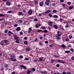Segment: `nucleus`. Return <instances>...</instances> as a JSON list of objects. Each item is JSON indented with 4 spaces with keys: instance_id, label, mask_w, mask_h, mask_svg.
Returning <instances> with one entry per match:
<instances>
[{
    "instance_id": "bb28decb",
    "label": "nucleus",
    "mask_w": 74,
    "mask_h": 74,
    "mask_svg": "<svg viewBox=\"0 0 74 74\" xmlns=\"http://www.w3.org/2000/svg\"><path fill=\"white\" fill-rule=\"evenodd\" d=\"M49 16L51 18V17H52V15L50 13L49 14Z\"/></svg>"
},
{
    "instance_id": "412c9836",
    "label": "nucleus",
    "mask_w": 74,
    "mask_h": 74,
    "mask_svg": "<svg viewBox=\"0 0 74 74\" xmlns=\"http://www.w3.org/2000/svg\"><path fill=\"white\" fill-rule=\"evenodd\" d=\"M35 4L37 5L38 4V1H35Z\"/></svg>"
},
{
    "instance_id": "a878e982",
    "label": "nucleus",
    "mask_w": 74,
    "mask_h": 74,
    "mask_svg": "<svg viewBox=\"0 0 74 74\" xmlns=\"http://www.w3.org/2000/svg\"><path fill=\"white\" fill-rule=\"evenodd\" d=\"M53 12H54V13H56L57 12V11L56 10H53Z\"/></svg>"
},
{
    "instance_id": "de8ad7c7",
    "label": "nucleus",
    "mask_w": 74,
    "mask_h": 74,
    "mask_svg": "<svg viewBox=\"0 0 74 74\" xmlns=\"http://www.w3.org/2000/svg\"><path fill=\"white\" fill-rule=\"evenodd\" d=\"M17 7L18 8H20V7H21V5L20 4H18V5H17Z\"/></svg>"
},
{
    "instance_id": "49530a36",
    "label": "nucleus",
    "mask_w": 74,
    "mask_h": 74,
    "mask_svg": "<svg viewBox=\"0 0 74 74\" xmlns=\"http://www.w3.org/2000/svg\"><path fill=\"white\" fill-rule=\"evenodd\" d=\"M61 38L60 37H57V40H60V39Z\"/></svg>"
},
{
    "instance_id": "c756f323",
    "label": "nucleus",
    "mask_w": 74,
    "mask_h": 74,
    "mask_svg": "<svg viewBox=\"0 0 74 74\" xmlns=\"http://www.w3.org/2000/svg\"><path fill=\"white\" fill-rule=\"evenodd\" d=\"M37 41H38V39L37 38H36V39H35L34 41V42H37Z\"/></svg>"
},
{
    "instance_id": "9d476101",
    "label": "nucleus",
    "mask_w": 74,
    "mask_h": 74,
    "mask_svg": "<svg viewBox=\"0 0 74 74\" xmlns=\"http://www.w3.org/2000/svg\"><path fill=\"white\" fill-rule=\"evenodd\" d=\"M55 29H58V27L57 26V25H53Z\"/></svg>"
},
{
    "instance_id": "393cba45",
    "label": "nucleus",
    "mask_w": 74,
    "mask_h": 74,
    "mask_svg": "<svg viewBox=\"0 0 74 74\" xmlns=\"http://www.w3.org/2000/svg\"><path fill=\"white\" fill-rule=\"evenodd\" d=\"M61 47L63 48H65L66 47V46H65L63 44L61 45Z\"/></svg>"
},
{
    "instance_id": "ddd939ff",
    "label": "nucleus",
    "mask_w": 74,
    "mask_h": 74,
    "mask_svg": "<svg viewBox=\"0 0 74 74\" xmlns=\"http://www.w3.org/2000/svg\"><path fill=\"white\" fill-rule=\"evenodd\" d=\"M32 30V29L31 28H29V32H28V33H31V31Z\"/></svg>"
},
{
    "instance_id": "774afa93",
    "label": "nucleus",
    "mask_w": 74,
    "mask_h": 74,
    "mask_svg": "<svg viewBox=\"0 0 74 74\" xmlns=\"http://www.w3.org/2000/svg\"><path fill=\"white\" fill-rule=\"evenodd\" d=\"M71 73L70 72H68L67 73V74H71Z\"/></svg>"
},
{
    "instance_id": "39448f33",
    "label": "nucleus",
    "mask_w": 74,
    "mask_h": 74,
    "mask_svg": "<svg viewBox=\"0 0 74 74\" xmlns=\"http://www.w3.org/2000/svg\"><path fill=\"white\" fill-rule=\"evenodd\" d=\"M18 16H21V15H23V12H19L18 13Z\"/></svg>"
},
{
    "instance_id": "c03bdc74",
    "label": "nucleus",
    "mask_w": 74,
    "mask_h": 74,
    "mask_svg": "<svg viewBox=\"0 0 74 74\" xmlns=\"http://www.w3.org/2000/svg\"><path fill=\"white\" fill-rule=\"evenodd\" d=\"M71 59L72 60H74V56H73L71 57Z\"/></svg>"
},
{
    "instance_id": "9b49d317",
    "label": "nucleus",
    "mask_w": 74,
    "mask_h": 74,
    "mask_svg": "<svg viewBox=\"0 0 74 74\" xmlns=\"http://www.w3.org/2000/svg\"><path fill=\"white\" fill-rule=\"evenodd\" d=\"M4 67L5 68H7L8 67V64H6L4 65Z\"/></svg>"
},
{
    "instance_id": "a18cd8bd",
    "label": "nucleus",
    "mask_w": 74,
    "mask_h": 74,
    "mask_svg": "<svg viewBox=\"0 0 74 74\" xmlns=\"http://www.w3.org/2000/svg\"><path fill=\"white\" fill-rule=\"evenodd\" d=\"M67 4H68V5H70V4H71V2H68L67 3Z\"/></svg>"
},
{
    "instance_id": "72a5a7b5",
    "label": "nucleus",
    "mask_w": 74,
    "mask_h": 74,
    "mask_svg": "<svg viewBox=\"0 0 74 74\" xmlns=\"http://www.w3.org/2000/svg\"><path fill=\"white\" fill-rule=\"evenodd\" d=\"M3 43V41H1V45H4V43Z\"/></svg>"
},
{
    "instance_id": "052dcab7",
    "label": "nucleus",
    "mask_w": 74,
    "mask_h": 74,
    "mask_svg": "<svg viewBox=\"0 0 74 74\" xmlns=\"http://www.w3.org/2000/svg\"><path fill=\"white\" fill-rule=\"evenodd\" d=\"M56 5V4L55 3H53L52 4V5L53 6H55Z\"/></svg>"
},
{
    "instance_id": "aec40b11",
    "label": "nucleus",
    "mask_w": 74,
    "mask_h": 74,
    "mask_svg": "<svg viewBox=\"0 0 74 74\" xmlns=\"http://www.w3.org/2000/svg\"><path fill=\"white\" fill-rule=\"evenodd\" d=\"M53 17L54 18H58V16L56 15H54V16H53Z\"/></svg>"
},
{
    "instance_id": "c9c22d12",
    "label": "nucleus",
    "mask_w": 74,
    "mask_h": 74,
    "mask_svg": "<svg viewBox=\"0 0 74 74\" xmlns=\"http://www.w3.org/2000/svg\"><path fill=\"white\" fill-rule=\"evenodd\" d=\"M23 58V56L21 55V56H19L20 59H22V58Z\"/></svg>"
},
{
    "instance_id": "864d4df0",
    "label": "nucleus",
    "mask_w": 74,
    "mask_h": 74,
    "mask_svg": "<svg viewBox=\"0 0 74 74\" xmlns=\"http://www.w3.org/2000/svg\"><path fill=\"white\" fill-rule=\"evenodd\" d=\"M12 13V11H8L7 12V13Z\"/></svg>"
},
{
    "instance_id": "7c9ffc66",
    "label": "nucleus",
    "mask_w": 74,
    "mask_h": 74,
    "mask_svg": "<svg viewBox=\"0 0 74 74\" xmlns=\"http://www.w3.org/2000/svg\"><path fill=\"white\" fill-rule=\"evenodd\" d=\"M42 29H46V27L44 26L42 27Z\"/></svg>"
},
{
    "instance_id": "79ce46f5",
    "label": "nucleus",
    "mask_w": 74,
    "mask_h": 74,
    "mask_svg": "<svg viewBox=\"0 0 74 74\" xmlns=\"http://www.w3.org/2000/svg\"><path fill=\"white\" fill-rule=\"evenodd\" d=\"M39 45H43V44L42 43H41V42H39Z\"/></svg>"
},
{
    "instance_id": "6e6552de",
    "label": "nucleus",
    "mask_w": 74,
    "mask_h": 74,
    "mask_svg": "<svg viewBox=\"0 0 74 74\" xmlns=\"http://www.w3.org/2000/svg\"><path fill=\"white\" fill-rule=\"evenodd\" d=\"M43 4H44V2H43V1H42L40 3L39 5L40 6H42Z\"/></svg>"
},
{
    "instance_id": "20e7f679",
    "label": "nucleus",
    "mask_w": 74,
    "mask_h": 74,
    "mask_svg": "<svg viewBox=\"0 0 74 74\" xmlns=\"http://www.w3.org/2000/svg\"><path fill=\"white\" fill-rule=\"evenodd\" d=\"M28 12L29 14V15H32V12H33V11L32 9H31L29 10Z\"/></svg>"
},
{
    "instance_id": "5fc2aeb1",
    "label": "nucleus",
    "mask_w": 74,
    "mask_h": 74,
    "mask_svg": "<svg viewBox=\"0 0 74 74\" xmlns=\"http://www.w3.org/2000/svg\"><path fill=\"white\" fill-rule=\"evenodd\" d=\"M39 60L40 61H41V62H42V59L40 58L39 59Z\"/></svg>"
},
{
    "instance_id": "4c0bfd02",
    "label": "nucleus",
    "mask_w": 74,
    "mask_h": 74,
    "mask_svg": "<svg viewBox=\"0 0 74 74\" xmlns=\"http://www.w3.org/2000/svg\"><path fill=\"white\" fill-rule=\"evenodd\" d=\"M44 33H47V32H48V30L46 29H45L44 30Z\"/></svg>"
},
{
    "instance_id": "f257e3e1",
    "label": "nucleus",
    "mask_w": 74,
    "mask_h": 74,
    "mask_svg": "<svg viewBox=\"0 0 74 74\" xmlns=\"http://www.w3.org/2000/svg\"><path fill=\"white\" fill-rule=\"evenodd\" d=\"M15 40H16V43H20V40L19 39V38L16 35H14V36Z\"/></svg>"
},
{
    "instance_id": "bf43d9fd",
    "label": "nucleus",
    "mask_w": 74,
    "mask_h": 74,
    "mask_svg": "<svg viewBox=\"0 0 74 74\" xmlns=\"http://www.w3.org/2000/svg\"><path fill=\"white\" fill-rule=\"evenodd\" d=\"M44 74H47V71H44Z\"/></svg>"
},
{
    "instance_id": "473e14b6",
    "label": "nucleus",
    "mask_w": 74,
    "mask_h": 74,
    "mask_svg": "<svg viewBox=\"0 0 74 74\" xmlns=\"http://www.w3.org/2000/svg\"><path fill=\"white\" fill-rule=\"evenodd\" d=\"M32 71H36V69L35 68H33L32 69Z\"/></svg>"
},
{
    "instance_id": "0eeeda50",
    "label": "nucleus",
    "mask_w": 74,
    "mask_h": 74,
    "mask_svg": "<svg viewBox=\"0 0 74 74\" xmlns=\"http://www.w3.org/2000/svg\"><path fill=\"white\" fill-rule=\"evenodd\" d=\"M50 12H51V10H47L45 12V13L46 14H48V13H49Z\"/></svg>"
},
{
    "instance_id": "3c124183",
    "label": "nucleus",
    "mask_w": 74,
    "mask_h": 74,
    "mask_svg": "<svg viewBox=\"0 0 74 74\" xmlns=\"http://www.w3.org/2000/svg\"><path fill=\"white\" fill-rule=\"evenodd\" d=\"M49 25H50V26H51L52 27V25L51 24H49Z\"/></svg>"
},
{
    "instance_id": "cd10ccee",
    "label": "nucleus",
    "mask_w": 74,
    "mask_h": 74,
    "mask_svg": "<svg viewBox=\"0 0 74 74\" xmlns=\"http://www.w3.org/2000/svg\"><path fill=\"white\" fill-rule=\"evenodd\" d=\"M60 63H65V62L63 61V60H61V62Z\"/></svg>"
},
{
    "instance_id": "37998d69",
    "label": "nucleus",
    "mask_w": 74,
    "mask_h": 74,
    "mask_svg": "<svg viewBox=\"0 0 74 74\" xmlns=\"http://www.w3.org/2000/svg\"><path fill=\"white\" fill-rule=\"evenodd\" d=\"M66 28H67V27H69V25L68 24H67L65 25Z\"/></svg>"
},
{
    "instance_id": "4be33fe9",
    "label": "nucleus",
    "mask_w": 74,
    "mask_h": 74,
    "mask_svg": "<svg viewBox=\"0 0 74 74\" xmlns=\"http://www.w3.org/2000/svg\"><path fill=\"white\" fill-rule=\"evenodd\" d=\"M5 15L4 14H0V17L1 16H4Z\"/></svg>"
},
{
    "instance_id": "c85d7f7f",
    "label": "nucleus",
    "mask_w": 74,
    "mask_h": 74,
    "mask_svg": "<svg viewBox=\"0 0 74 74\" xmlns=\"http://www.w3.org/2000/svg\"><path fill=\"white\" fill-rule=\"evenodd\" d=\"M18 26V25L17 24H15L14 25V26L15 27H17Z\"/></svg>"
},
{
    "instance_id": "f8f14e48",
    "label": "nucleus",
    "mask_w": 74,
    "mask_h": 74,
    "mask_svg": "<svg viewBox=\"0 0 74 74\" xmlns=\"http://www.w3.org/2000/svg\"><path fill=\"white\" fill-rule=\"evenodd\" d=\"M21 30V27H17L16 28V30L17 31H19V30Z\"/></svg>"
},
{
    "instance_id": "58836bf2",
    "label": "nucleus",
    "mask_w": 74,
    "mask_h": 74,
    "mask_svg": "<svg viewBox=\"0 0 74 74\" xmlns=\"http://www.w3.org/2000/svg\"><path fill=\"white\" fill-rule=\"evenodd\" d=\"M8 33H10L12 34H13V33L11 32V31H9Z\"/></svg>"
},
{
    "instance_id": "09e8293b",
    "label": "nucleus",
    "mask_w": 74,
    "mask_h": 74,
    "mask_svg": "<svg viewBox=\"0 0 74 74\" xmlns=\"http://www.w3.org/2000/svg\"><path fill=\"white\" fill-rule=\"evenodd\" d=\"M24 40H27V37L26 36L25 38H24Z\"/></svg>"
},
{
    "instance_id": "6ab92c4d",
    "label": "nucleus",
    "mask_w": 74,
    "mask_h": 74,
    "mask_svg": "<svg viewBox=\"0 0 74 74\" xmlns=\"http://www.w3.org/2000/svg\"><path fill=\"white\" fill-rule=\"evenodd\" d=\"M24 44H25V45H27V44H28V42H27V41H24Z\"/></svg>"
},
{
    "instance_id": "4d7b16f0",
    "label": "nucleus",
    "mask_w": 74,
    "mask_h": 74,
    "mask_svg": "<svg viewBox=\"0 0 74 74\" xmlns=\"http://www.w3.org/2000/svg\"><path fill=\"white\" fill-rule=\"evenodd\" d=\"M49 23H50V24H52V23H53V22H50V21H49Z\"/></svg>"
},
{
    "instance_id": "a211bd4d",
    "label": "nucleus",
    "mask_w": 74,
    "mask_h": 74,
    "mask_svg": "<svg viewBox=\"0 0 74 74\" xmlns=\"http://www.w3.org/2000/svg\"><path fill=\"white\" fill-rule=\"evenodd\" d=\"M65 53H70V51H65Z\"/></svg>"
},
{
    "instance_id": "5701e85b",
    "label": "nucleus",
    "mask_w": 74,
    "mask_h": 74,
    "mask_svg": "<svg viewBox=\"0 0 74 74\" xmlns=\"http://www.w3.org/2000/svg\"><path fill=\"white\" fill-rule=\"evenodd\" d=\"M35 27H36V28H38V27H39L38 26V24H36Z\"/></svg>"
},
{
    "instance_id": "603ef678",
    "label": "nucleus",
    "mask_w": 74,
    "mask_h": 74,
    "mask_svg": "<svg viewBox=\"0 0 74 74\" xmlns=\"http://www.w3.org/2000/svg\"><path fill=\"white\" fill-rule=\"evenodd\" d=\"M71 51H72V52L74 51V49H73L72 48H71Z\"/></svg>"
},
{
    "instance_id": "e433bc0d",
    "label": "nucleus",
    "mask_w": 74,
    "mask_h": 74,
    "mask_svg": "<svg viewBox=\"0 0 74 74\" xmlns=\"http://www.w3.org/2000/svg\"><path fill=\"white\" fill-rule=\"evenodd\" d=\"M56 61H57V62H59V63H60L61 61V60H56Z\"/></svg>"
},
{
    "instance_id": "b1692460",
    "label": "nucleus",
    "mask_w": 74,
    "mask_h": 74,
    "mask_svg": "<svg viewBox=\"0 0 74 74\" xmlns=\"http://www.w3.org/2000/svg\"><path fill=\"white\" fill-rule=\"evenodd\" d=\"M5 33H8V29H5Z\"/></svg>"
},
{
    "instance_id": "a19ab883",
    "label": "nucleus",
    "mask_w": 74,
    "mask_h": 74,
    "mask_svg": "<svg viewBox=\"0 0 74 74\" xmlns=\"http://www.w3.org/2000/svg\"><path fill=\"white\" fill-rule=\"evenodd\" d=\"M42 32V30L41 29H39L37 31V32Z\"/></svg>"
},
{
    "instance_id": "0e129e2a",
    "label": "nucleus",
    "mask_w": 74,
    "mask_h": 74,
    "mask_svg": "<svg viewBox=\"0 0 74 74\" xmlns=\"http://www.w3.org/2000/svg\"><path fill=\"white\" fill-rule=\"evenodd\" d=\"M15 71L11 73V74H15Z\"/></svg>"
},
{
    "instance_id": "338daca9",
    "label": "nucleus",
    "mask_w": 74,
    "mask_h": 74,
    "mask_svg": "<svg viewBox=\"0 0 74 74\" xmlns=\"http://www.w3.org/2000/svg\"><path fill=\"white\" fill-rule=\"evenodd\" d=\"M69 39H66V41H69Z\"/></svg>"
},
{
    "instance_id": "69168bd1",
    "label": "nucleus",
    "mask_w": 74,
    "mask_h": 74,
    "mask_svg": "<svg viewBox=\"0 0 74 74\" xmlns=\"http://www.w3.org/2000/svg\"><path fill=\"white\" fill-rule=\"evenodd\" d=\"M45 44H48V42L47 41H45Z\"/></svg>"
},
{
    "instance_id": "f3484780",
    "label": "nucleus",
    "mask_w": 74,
    "mask_h": 74,
    "mask_svg": "<svg viewBox=\"0 0 74 74\" xmlns=\"http://www.w3.org/2000/svg\"><path fill=\"white\" fill-rule=\"evenodd\" d=\"M31 73V71H28L27 72V74H30Z\"/></svg>"
},
{
    "instance_id": "2f4dec72",
    "label": "nucleus",
    "mask_w": 74,
    "mask_h": 74,
    "mask_svg": "<svg viewBox=\"0 0 74 74\" xmlns=\"http://www.w3.org/2000/svg\"><path fill=\"white\" fill-rule=\"evenodd\" d=\"M69 37L70 39H71V38H72V37H73V36L72 35H70L69 36Z\"/></svg>"
},
{
    "instance_id": "4468645a",
    "label": "nucleus",
    "mask_w": 74,
    "mask_h": 74,
    "mask_svg": "<svg viewBox=\"0 0 74 74\" xmlns=\"http://www.w3.org/2000/svg\"><path fill=\"white\" fill-rule=\"evenodd\" d=\"M4 42L5 43V44H7V43H8V41H7V40H5L4 41Z\"/></svg>"
},
{
    "instance_id": "e2e57ef3",
    "label": "nucleus",
    "mask_w": 74,
    "mask_h": 74,
    "mask_svg": "<svg viewBox=\"0 0 74 74\" xmlns=\"http://www.w3.org/2000/svg\"><path fill=\"white\" fill-rule=\"evenodd\" d=\"M62 21H63V19H62V18H60V21L61 22H62Z\"/></svg>"
},
{
    "instance_id": "13d9d810",
    "label": "nucleus",
    "mask_w": 74,
    "mask_h": 74,
    "mask_svg": "<svg viewBox=\"0 0 74 74\" xmlns=\"http://www.w3.org/2000/svg\"><path fill=\"white\" fill-rule=\"evenodd\" d=\"M20 34L21 35H23V32H21L20 33Z\"/></svg>"
},
{
    "instance_id": "dca6fc26",
    "label": "nucleus",
    "mask_w": 74,
    "mask_h": 74,
    "mask_svg": "<svg viewBox=\"0 0 74 74\" xmlns=\"http://www.w3.org/2000/svg\"><path fill=\"white\" fill-rule=\"evenodd\" d=\"M26 50L27 51H29L30 50V48L29 47L27 48L26 49Z\"/></svg>"
},
{
    "instance_id": "423d86ee",
    "label": "nucleus",
    "mask_w": 74,
    "mask_h": 74,
    "mask_svg": "<svg viewBox=\"0 0 74 74\" xmlns=\"http://www.w3.org/2000/svg\"><path fill=\"white\" fill-rule=\"evenodd\" d=\"M6 3L7 4V5H8L9 6L11 5V3H10V1L6 2Z\"/></svg>"
},
{
    "instance_id": "2eb2a0df",
    "label": "nucleus",
    "mask_w": 74,
    "mask_h": 74,
    "mask_svg": "<svg viewBox=\"0 0 74 74\" xmlns=\"http://www.w3.org/2000/svg\"><path fill=\"white\" fill-rule=\"evenodd\" d=\"M73 8H74V6H72L69 8V9L70 10H72Z\"/></svg>"
},
{
    "instance_id": "8fccbe9b",
    "label": "nucleus",
    "mask_w": 74,
    "mask_h": 74,
    "mask_svg": "<svg viewBox=\"0 0 74 74\" xmlns=\"http://www.w3.org/2000/svg\"><path fill=\"white\" fill-rule=\"evenodd\" d=\"M60 2L61 3H63V2H64V0H61L60 1Z\"/></svg>"
},
{
    "instance_id": "680f3d73",
    "label": "nucleus",
    "mask_w": 74,
    "mask_h": 74,
    "mask_svg": "<svg viewBox=\"0 0 74 74\" xmlns=\"http://www.w3.org/2000/svg\"><path fill=\"white\" fill-rule=\"evenodd\" d=\"M18 22H21V23H22L23 22L21 20H18Z\"/></svg>"
},
{
    "instance_id": "ea45409f",
    "label": "nucleus",
    "mask_w": 74,
    "mask_h": 74,
    "mask_svg": "<svg viewBox=\"0 0 74 74\" xmlns=\"http://www.w3.org/2000/svg\"><path fill=\"white\" fill-rule=\"evenodd\" d=\"M29 60V59L28 58H25V60Z\"/></svg>"
},
{
    "instance_id": "1a4fd4ad",
    "label": "nucleus",
    "mask_w": 74,
    "mask_h": 74,
    "mask_svg": "<svg viewBox=\"0 0 74 74\" xmlns=\"http://www.w3.org/2000/svg\"><path fill=\"white\" fill-rule=\"evenodd\" d=\"M49 1H46L45 2V4L46 5H49Z\"/></svg>"
},
{
    "instance_id": "f704fd0d",
    "label": "nucleus",
    "mask_w": 74,
    "mask_h": 74,
    "mask_svg": "<svg viewBox=\"0 0 74 74\" xmlns=\"http://www.w3.org/2000/svg\"><path fill=\"white\" fill-rule=\"evenodd\" d=\"M60 66V65L59 64H58L56 65V67H59Z\"/></svg>"
},
{
    "instance_id": "7ed1b4c3",
    "label": "nucleus",
    "mask_w": 74,
    "mask_h": 74,
    "mask_svg": "<svg viewBox=\"0 0 74 74\" xmlns=\"http://www.w3.org/2000/svg\"><path fill=\"white\" fill-rule=\"evenodd\" d=\"M18 68H19L20 69H21V70H22V68H23V69H27V67H26L22 65H20V66L18 67Z\"/></svg>"
},
{
    "instance_id": "6e6d98bb",
    "label": "nucleus",
    "mask_w": 74,
    "mask_h": 74,
    "mask_svg": "<svg viewBox=\"0 0 74 74\" xmlns=\"http://www.w3.org/2000/svg\"><path fill=\"white\" fill-rule=\"evenodd\" d=\"M34 21H38V20L37 19V18H35V19H34Z\"/></svg>"
},
{
    "instance_id": "f03ea898",
    "label": "nucleus",
    "mask_w": 74,
    "mask_h": 74,
    "mask_svg": "<svg viewBox=\"0 0 74 74\" xmlns=\"http://www.w3.org/2000/svg\"><path fill=\"white\" fill-rule=\"evenodd\" d=\"M10 57L11 58H10L12 62H16V60L15 58H16V57L15 56H10Z\"/></svg>"
}]
</instances>
